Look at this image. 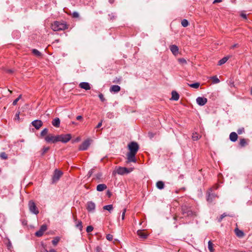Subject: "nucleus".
<instances>
[{"label": "nucleus", "instance_id": "f257e3e1", "mask_svg": "<svg viewBox=\"0 0 252 252\" xmlns=\"http://www.w3.org/2000/svg\"><path fill=\"white\" fill-rule=\"evenodd\" d=\"M127 147L129 152L126 155L127 162H136L135 155L139 149V145L137 142L132 141L128 144Z\"/></svg>", "mask_w": 252, "mask_h": 252}, {"label": "nucleus", "instance_id": "f03ea898", "mask_svg": "<svg viewBox=\"0 0 252 252\" xmlns=\"http://www.w3.org/2000/svg\"><path fill=\"white\" fill-rule=\"evenodd\" d=\"M52 29L54 31L64 30L67 28V25L58 21L54 22L51 25Z\"/></svg>", "mask_w": 252, "mask_h": 252}, {"label": "nucleus", "instance_id": "7ed1b4c3", "mask_svg": "<svg viewBox=\"0 0 252 252\" xmlns=\"http://www.w3.org/2000/svg\"><path fill=\"white\" fill-rule=\"evenodd\" d=\"M29 210L30 212L35 215H37L39 213V211L38 209L37 208L35 203L32 201L31 200L29 202Z\"/></svg>", "mask_w": 252, "mask_h": 252}, {"label": "nucleus", "instance_id": "20e7f679", "mask_svg": "<svg viewBox=\"0 0 252 252\" xmlns=\"http://www.w3.org/2000/svg\"><path fill=\"white\" fill-rule=\"evenodd\" d=\"M71 138V135L70 134L58 135L59 141L63 143H67Z\"/></svg>", "mask_w": 252, "mask_h": 252}, {"label": "nucleus", "instance_id": "39448f33", "mask_svg": "<svg viewBox=\"0 0 252 252\" xmlns=\"http://www.w3.org/2000/svg\"><path fill=\"white\" fill-rule=\"evenodd\" d=\"M45 140L48 143H56L59 142L58 135L54 136L52 134H49L45 138Z\"/></svg>", "mask_w": 252, "mask_h": 252}, {"label": "nucleus", "instance_id": "423d86ee", "mask_svg": "<svg viewBox=\"0 0 252 252\" xmlns=\"http://www.w3.org/2000/svg\"><path fill=\"white\" fill-rule=\"evenodd\" d=\"M63 175V172L58 169H56L54 171V175L52 177V183L57 182Z\"/></svg>", "mask_w": 252, "mask_h": 252}, {"label": "nucleus", "instance_id": "0eeeda50", "mask_svg": "<svg viewBox=\"0 0 252 252\" xmlns=\"http://www.w3.org/2000/svg\"><path fill=\"white\" fill-rule=\"evenodd\" d=\"M87 209L89 212L94 213L95 209V204L93 201H89L87 203Z\"/></svg>", "mask_w": 252, "mask_h": 252}, {"label": "nucleus", "instance_id": "6e6552de", "mask_svg": "<svg viewBox=\"0 0 252 252\" xmlns=\"http://www.w3.org/2000/svg\"><path fill=\"white\" fill-rule=\"evenodd\" d=\"M47 227L46 224H43L41 226L39 230L36 231L35 235L37 237H41L43 235L44 232L47 230Z\"/></svg>", "mask_w": 252, "mask_h": 252}, {"label": "nucleus", "instance_id": "1a4fd4ad", "mask_svg": "<svg viewBox=\"0 0 252 252\" xmlns=\"http://www.w3.org/2000/svg\"><path fill=\"white\" fill-rule=\"evenodd\" d=\"M90 145L89 140H87L84 141L82 144H81L79 147L80 151H85L87 150Z\"/></svg>", "mask_w": 252, "mask_h": 252}, {"label": "nucleus", "instance_id": "9d476101", "mask_svg": "<svg viewBox=\"0 0 252 252\" xmlns=\"http://www.w3.org/2000/svg\"><path fill=\"white\" fill-rule=\"evenodd\" d=\"M212 189H210L208 192L207 200L209 202H212L214 199L217 197V194L214 193H212Z\"/></svg>", "mask_w": 252, "mask_h": 252}, {"label": "nucleus", "instance_id": "9b49d317", "mask_svg": "<svg viewBox=\"0 0 252 252\" xmlns=\"http://www.w3.org/2000/svg\"><path fill=\"white\" fill-rule=\"evenodd\" d=\"M116 173L119 175H124L126 173H128L130 172L126 167H119L116 171Z\"/></svg>", "mask_w": 252, "mask_h": 252}, {"label": "nucleus", "instance_id": "f8f14e48", "mask_svg": "<svg viewBox=\"0 0 252 252\" xmlns=\"http://www.w3.org/2000/svg\"><path fill=\"white\" fill-rule=\"evenodd\" d=\"M32 125L36 129H38L40 127L42 126L43 123L41 120H35L32 122Z\"/></svg>", "mask_w": 252, "mask_h": 252}, {"label": "nucleus", "instance_id": "ddd939ff", "mask_svg": "<svg viewBox=\"0 0 252 252\" xmlns=\"http://www.w3.org/2000/svg\"><path fill=\"white\" fill-rule=\"evenodd\" d=\"M207 102V99L203 97H198L196 98V102L200 106L204 105Z\"/></svg>", "mask_w": 252, "mask_h": 252}, {"label": "nucleus", "instance_id": "4468645a", "mask_svg": "<svg viewBox=\"0 0 252 252\" xmlns=\"http://www.w3.org/2000/svg\"><path fill=\"white\" fill-rule=\"evenodd\" d=\"M79 86L80 88L83 89L85 90H89L91 89L90 84L88 82H81L79 84Z\"/></svg>", "mask_w": 252, "mask_h": 252}, {"label": "nucleus", "instance_id": "2eb2a0df", "mask_svg": "<svg viewBox=\"0 0 252 252\" xmlns=\"http://www.w3.org/2000/svg\"><path fill=\"white\" fill-rule=\"evenodd\" d=\"M170 49L174 55L178 54L179 48L177 46L175 45H172L170 46Z\"/></svg>", "mask_w": 252, "mask_h": 252}, {"label": "nucleus", "instance_id": "dca6fc26", "mask_svg": "<svg viewBox=\"0 0 252 252\" xmlns=\"http://www.w3.org/2000/svg\"><path fill=\"white\" fill-rule=\"evenodd\" d=\"M121 90V88L118 85H113L110 88V91L111 92H114L115 93L119 92Z\"/></svg>", "mask_w": 252, "mask_h": 252}, {"label": "nucleus", "instance_id": "f3484780", "mask_svg": "<svg viewBox=\"0 0 252 252\" xmlns=\"http://www.w3.org/2000/svg\"><path fill=\"white\" fill-rule=\"evenodd\" d=\"M238 138L237 134L235 132H232L229 135V139L232 142H235Z\"/></svg>", "mask_w": 252, "mask_h": 252}, {"label": "nucleus", "instance_id": "a211bd4d", "mask_svg": "<svg viewBox=\"0 0 252 252\" xmlns=\"http://www.w3.org/2000/svg\"><path fill=\"white\" fill-rule=\"evenodd\" d=\"M107 189V186L104 184H99L96 187V190L98 191H102Z\"/></svg>", "mask_w": 252, "mask_h": 252}, {"label": "nucleus", "instance_id": "6ab92c4d", "mask_svg": "<svg viewBox=\"0 0 252 252\" xmlns=\"http://www.w3.org/2000/svg\"><path fill=\"white\" fill-rule=\"evenodd\" d=\"M52 124L53 126L59 127L60 125V120L59 118H55L52 122Z\"/></svg>", "mask_w": 252, "mask_h": 252}, {"label": "nucleus", "instance_id": "aec40b11", "mask_svg": "<svg viewBox=\"0 0 252 252\" xmlns=\"http://www.w3.org/2000/svg\"><path fill=\"white\" fill-rule=\"evenodd\" d=\"M74 221H76V224H75V226L79 228V229L80 230V231H82V228H83V225H82V222L81 220H78V221H77V219L75 218H74Z\"/></svg>", "mask_w": 252, "mask_h": 252}, {"label": "nucleus", "instance_id": "412c9836", "mask_svg": "<svg viewBox=\"0 0 252 252\" xmlns=\"http://www.w3.org/2000/svg\"><path fill=\"white\" fill-rule=\"evenodd\" d=\"M235 232L237 237L242 238L244 236L243 231L239 230L238 228L235 229Z\"/></svg>", "mask_w": 252, "mask_h": 252}, {"label": "nucleus", "instance_id": "4be33fe9", "mask_svg": "<svg viewBox=\"0 0 252 252\" xmlns=\"http://www.w3.org/2000/svg\"><path fill=\"white\" fill-rule=\"evenodd\" d=\"M172 97L171 99L174 100H178L179 99V95L176 91L172 92Z\"/></svg>", "mask_w": 252, "mask_h": 252}, {"label": "nucleus", "instance_id": "5701e85b", "mask_svg": "<svg viewBox=\"0 0 252 252\" xmlns=\"http://www.w3.org/2000/svg\"><path fill=\"white\" fill-rule=\"evenodd\" d=\"M138 235L142 238L146 239L147 238L148 235L145 233H144L142 230H138L137 232Z\"/></svg>", "mask_w": 252, "mask_h": 252}, {"label": "nucleus", "instance_id": "b1692460", "mask_svg": "<svg viewBox=\"0 0 252 252\" xmlns=\"http://www.w3.org/2000/svg\"><path fill=\"white\" fill-rule=\"evenodd\" d=\"M184 215L185 216V217H191L194 216H195L196 215H195V213L193 212L190 208L189 211H188L187 212H186V215Z\"/></svg>", "mask_w": 252, "mask_h": 252}, {"label": "nucleus", "instance_id": "393cba45", "mask_svg": "<svg viewBox=\"0 0 252 252\" xmlns=\"http://www.w3.org/2000/svg\"><path fill=\"white\" fill-rule=\"evenodd\" d=\"M190 209V207H188L186 205H184L182 206V212L183 215H186V212H188L189 209Z\"/></svg>", "mask_w": 252, "mask_h": 252}, {"label": "nucleus", "instance_id": "a878e982", "mask_svg": "<svg viewBox=\"0 0 252 252\" xmlns=\"http://www.w3.org/2000/svg\"><path fill=\"white\" fill-rule=\"evenodd\" d=\"M156 186L158 189H162L164 187V184L162 181H159L157 183Z\"/></svg>", "mask_w": 252, "mask_h": 252}, {"label": "nucleus", "instance_id": "bb28decb", "mask_svg": "<svg viewBox=\"0 0 252 252\" xmlns=\"http://www.w3.org/2000/svg\"><path fill=\"white\" fill-rule=\"evenodd\" d=\"M229 58L227 57H224L221 60H220L218 62V65H221L225 63L227 60H228Z\"/></svg>", "mask_w": 252, "mask_h": 252}, {"label": "nucleus", "instance_id": "cd10ccee", "mask_svg": "<svg viewBox=\"0 0 252 252\" xmlns=\"http://www.w3.org/2000/svg\"><path fill=\"white\" fill-rule=\"evenodd\" d=\"M103 209L104 210H107L109 212H111V211L113 210V206L111 204H110V205H105V206H104L103 207Z\"/></svg>", "mask_w": 252, "mask_h": 252}, {"label": "nucleus", "instance_id": "c85d7f7f", "mask_svg": "<svg viewBox=\"0 0 252 252\" xmlns=\"http://www.w3.org/2000/svg\"><path fill=\"white\" fill-rule=\"evenodd\" d=\"M208 248L210 252H214V249H213V244L211 241L208 242Z\"/></svg>", "mask_w": 252, "mask_h": 252}, {"label": "nucleus", "instance_id": "c756f323", "mask_svg": "<svg viewBox=\"0 0 252 252\" xmlns=\"http://www.w3.org/2000/svg\"><path fill=\"white\" fill-rule=\"evenodd\" d=\"M32 53L37 57H40L41 55V53L37 49H34L32 50Z\"/></svg>", "mask_w": 252, "mask_h": 252}, {"label": "nucleus", "instance_id": "7c9ffc66", "mask_svg": "<svg viewBox=\"0 0 252 252\" xmlns=\"http://www.w3.org/2000/svg\"><path fill=\"white\" fill-rule=\"evenodd\" d=\"M60 241V238L56 237L52 241V243L54 246H56Z\"/></svg>", "mask_w": 252, "mask_h": 252}, {"label": "nucleus", "instance_id": "2f4dec72", "mask_svg": "<svg viewBox=\"0 0 252 252\" xmlns=\"http://www.w3.org/2000/svg\"><path fill=\"white\" fill-rule=\"evenodd\" d=\"M189 87H190L191 88L197 89L199 88V87L200 86V83L197 82V83H193V84H189Z\"/></svg>", "mask_w": 252, "mask_h": 252}, {"label": "nucleus", "instance_id": "473e14b6", "mask_svg": "<svg viewBox=\"0 0 252 252\" xmlns=\"http://www.w3.org/2000/svg\"><path fill=\"white\" fill-rule=\"evenodd\" d=\"M182 26L184 27H187L189 25V22L186 19H183L181 22Z\"/></svg>", "mask_w": 252, "mask_h": 252}, {"label": "nucleus", "instance_id": "72a5a7b5", "mask_svg": "<svg viewBox=\"0 0 252 252\" xmlns=\"http://www.w3.org/2000/svg\"><path fill=\"white\" fill-rule=\"evenodd\" d=\"M239 144L241 147L245 146L247 144V142L245 139H241L240 140Z\"/></svg>", "mask_w": 252, "mask_h": 252}, {"label": "nucleus", "instance_id": "f704fd0d", "mask_svg": "<svg viewBox=\"0 0 252 252\" xmlns=\"http://www.w3.org/2000/svg\"><path fill=\"white\" fill-rule=\"evenodd\" d=\"M211 79L214 83L217 84L220 82V80L216 76H212Z\"/></svg>", "mask_w": 252, "mask_h": 252}, {"label": "nucleus", "instance_id": "c9c22d12", "mask_svg": "<svg viewBox=\"0 0 252 252\" xmlns=\"http://www.w3.org/2000/svg\"><path fill=\"white\" fill-rule=\"evenodd\" d=\"M0 158L3 159H7V156L5 152H1L0 153Z\"/></svg>", "mask_w": 252, "mask_h": 252}, {"label": "nucleus", "instance_id": "e433bc0d", "mask_svg": "<svg viewBox=\"0 0 252 252\" xmlns=\"http://www.w3.org/2000/svg\"><path fill=\"white\" fill-rule=\"evenodd\" d=\"M200 138L199 135L197 133H193L192 135V138L194 141L197 140Z\"/></svg>", "mask_w": 252, "mask_h": 252}, {"label": "nucleus", "instance_id": "4c0bfd02", "mask_svg": "<svg viewBox=\"0 0 252 252\" xmlns=\"http://www.w3.org/2000/svg\"><path fill=\"white\" fill-rule=\"evenodd\" d=\"M48 129L47 128H45L44 129L42 130L40 133V135L41 136H44L46 135L48 133Z\"/></svg>", "mask_w": 252, "mask_h": 252}, {"label": "nucleus", "instance_id": "58836bf2", "mask_svg": "<svg viewBox=\"0 0 252 252\" xmlns=\"http://www.w3.org/2000/svg\"><path fill=\"white\" fill-rule=\"evenodd\" d=\"M49 149V147H44L43 148L42 150L41 155H44Z\"/></svg>", "mask_w": 252, "mask_h": 252}, {"label": "nucleus", "instance_id": "ea45409f", "mask_svg": "<svg viewBox=\"0 0 252 252\" xmlns=\"http://www.w3.org/2000/svg\"><path fill=\"white\" fill-rule=\"evenodd\" d=\"M93 229H94V227L91 225H89L87 227L86 231L88 233H90V232H91L93 230Z\"/></svg>", "mask_w": 252, "mask_h": 252}, {"label": "nucleus", "instance_id": "a19ab883", "mask_svg": "<svg viewBox=\"0 0 252 252\" xmlns=\"http://www.w3.org/2000/svg\"><path fill=\"white\" fill-rule=\"evenodd\" d=\"M178 62L183 64H186L187 61L184 58H180L178 59Z\"/></svg>", "mask_w": 252, "mask_h": 252}, {"label": "nucleus", "instance_id": "79ce46f5", "mask_svg": "<svg viewBox=\"0 0 252 252\" xmlns=\"http://www.w3.org/2000/svg\"><path fill=\"white\" fill-rule=\"evenodd\" d=\"M108 16L110 18V20H113L114 19H115L116 18V16L115 15V14L112 13L111 14H109L108 15Z\"/></svg>", "mask_w": 252, "mask_h": 252}, {"label": "nucleus", "instance_id": "37998d69", "mask_svg": "<svg viewBox=\"0 0 252 252\" xmlns=\"http://www.w3.org/2000/svg\"><path fill=\"white\" fill-rule=\"evenodd\" d=\"M227 216V215L225 213H223L220 216V218L218 219V221L219 222H220L223 219V218H224L225 217H226Z\"/></svg>", "mask_w": 252, "mask_h": 252}, {"label": "nucleus", "instance_id": "c03bdc74", "mask_svg": "<svg viewBox=\"0 0 252 252\" xmlns=\"http://www.w3.org/2000/svg\"><path fill=\"white\" fill-rule=\"evenodd\" d=\"M21 98V95H20L16 99H15L13 103H12V104L13 105H15L17 104V102L19 101V100Z\"/></svg>", "mask_w": 252, "mask_h": 252}, {"label": "nucleus", "instance_id": "a18cd8bd", "mask_svg": "<svg viewBox=\"0 0 252 252\" xmlns=\"http://www.w3.org/2000/svg\"><path fill=\"white\" fill-rule=\"evenodd\" d=\"M102 174L101 172L97 173L95 175V178L97 179H100L102 177Z\"/></svg>", "mask_w": 252, "mask_h": 252}, {"label": "nucleus", "instance_id": "49530a36", "mask_svg": "<svg viewBox=\"0 0 252 252\" xmlns=\"http://www.w3.org/2000/svg\"><path fill=\"white\" fill-rule=\"evenodd\" d=\"M244 128L241 127L237 130V132L239 134H241L244 132Z\"/></svg>", "mask_w": 252, "mask_h": 252}, {"label": "nucleus", "instance_id": "de8ad7c7", "mask_svg": "<svg viewBox=\"0 0 252 252\" xmlns=\"http://www.w3.org/2000/svg\"><path fill=\"white\" fill-rule=\"evenodd\" d=\"M98 96L101 101L103 102L105 100V99L104 98L103 95L102 94H100L98 95Z\"/></svg>", "mask_w": 252, "mask_h": 252}, {"label": "nucleus", "instance_id": "09e8293b", "mask_svg": "<svg viewBox=\"0 0 252 252\" xmlns=\"http://www.w3.org/2000/svg\"><path fill=\"white\" fill-rule=\"evenodd\" d=\"M5 71L9 74H12L14 72V70L13 69H6Z\"/></svg>", "mask_w": 252, "mask_h": 252}, {"label": "nucleus", "instance_id": "8fccbe9b", "mask_svg": "<svg viewBox=\"0 0 252 252\" xmlns=\"http://www.w3.org/2000/svg\"><path fill=\"white\" fill-rule=\"evenodd\" d=\"M72 16L74 18H78L79 16V14L77 12L74 11L72 13Z\"/></svg>", "mask_w": 252, "mask_h": 252}, {"label": "nucleus", "instance_id": "3c124183", "mask_svg": "<svg viewBox=\"0 0 252 252\" xmlns=\"http://www.w3.org/2000/svg\"><path fill=\"white\" fill-rule=\"evenodd\" d=\"M106 239L109 241H111L113 239V236L110 234L106 235Z\"/></svg>", "mask_w": 252, "mask_h": 252}, {"label": "nucleus", "instance_id": "603ef678", "mask_svg": "<svg viewBox=\"0 0 252 252\" xmlns=\"http://www.w3.org/2000/svg\"><path fill=\"white\" fill-rule=\"evenodd\" d=\"M19 114H20L19 112H18L17 113H16V114H15V118H14V119L15 120H17V121L19 120V119H20Z\"/></svg>", "mask_w": 252, "mask_h": 252}, {"label": "nucleus", "instance_id": "864d4df0", "mask_svg": "<svg viewBox=\"0 0 252 252\" xmlns=\"http://www.w3.org/2000/svg\"><path fill=\"white\" fill-rule=\"evenodd\" d=\"M126 212V209H124L123 211L122 215V219L123 220H124L125 219Z\"/></svg>", "mask_w": 252, "mask_h": 252}, {"label": "nucleus", "instance_id": "5fc2aeb1", "mask_svg": "<svg viewBox=\"0 0 252 252\" xmlns=\"http://www.w3.org/2000/svg\"><path fill=\"white\" fill-rule=\"evenodd\" d=\"M93 173H94V169H92L90 170L89 171L88 173V177H90L92 175V174H93Z\"/></svg>", "mask_w": 252, "mask_h": 252}, {"label": "nucleus", "instance_id": "6e6d98bb", "mask_svg": "<svg viewBox=\"0 0 252 252\" xmlns=\"http://www.w3.org/2000/svg\"><path fill=\"white\" fill-rule=\"evenodd\" d=\"M240 16L243 18V19H247V15L245 14V13H241V14H240Z\"/></svg>", "mask_w": 252, "mask_h": 252}, {"label": "nucleus", "instance_id": "4d7b16f0", "mask_svg": "<svg viewBox=\"0 0 252 252\" xmlns=\"http://www.w3.org/2000/svg\"><path fill=\"white\" fill-rule=\"evenodd\" d=\"M102 121H101V122L98 123V124H97V125L96 126V128H99L102 126Z\"/></svg>", "mask_w": 252, "mask_h": 252}, {"label": "nucleus", "instance_id": "13d9d810", "mask_svg": "<svg viewBox=\"0 0 252 252\" xmlns=\"http://www.w3.org/2000/svg\"><path fill=\"white\" fill-rule=\"evenodd\" d=\"M238 46V44H234V45H232L231 47V49H234L235 47H237Z\"/></svg>", "mask_w": 252, "mask_h": 252}, {"label": "nucleus", "instance_id": "bf43d9fd", "mask_svg": "<svg viewBox=\"0 0 252 252\" xmlns=\"http://www.w3.org/2000/svg\"><path fill=\"white\" fill-rule=\"evenodd\" d=\"M76 119L77 120H81V119H82V117L81 115L78 116L76 117Z\"/></svg>", "mask_w": 252, "mask_h": 252}, {"label": "nucleus", "instance_id": "052dcab7", "mask_svg": "<svg viewBox=\"0 0 252 252\" xmlns=\"http://www.w3.org/2000/svg\"><path fill=\"white\" fill-rule=\"evenodd\" d=\"M222 1V0H215L213 2L214 3H218V2H220Z\"/></svg>", "mask_w": 252, "mask_h": 252}, {"label": "nucleus", "instance_id": "680f3d73", "mask_svg": "<svg viewBox=\"0 0 252 252\" xmlns=\"http://www.w3.org/2000/svg\"><path fill=\"white\" fill-rule=\"evenodd\" d=\"M149 136L151 139L154 137V135L152 134V133H149Z\"/></svg>", "mask_w": 252, "mask_h": 252}, {"label": "nucleus", "instance_id": "e2e57ef3", "mask_svg": "<svg viewBox=\"0 0 252 252\" xmlns=\"http://www.w3.org/2000/svg\"><path fill=\"white\" fill-rule=\"evenodd\" d=\"M107 195L109 197H110L111 196V192L109 191H108L107 192Z\"/></svg>", "mask_w": 252, "mask_h": 252}, {"label": "nucleus", "instance_id": "0e129e2a", "mask_svg": "<svg viewBox=\"0 0 252 252\" xmlns=\"http://www.w3.org/2000/svg\"><path fill=\"white\" fill-rule=\"evenodd\" d=\"M111 115H112V114H110V113H108L107 114V116H108V118H111Z\"/></svg>", "mask_w": 252, "mask_h": 252}, {"label": "nucleus", "instance_id": "69168bd1", "mask_svg": "<svg viewBox=\"0 0 252 252\" xmlns=\"http://www.w3.org/2000/svg\"><path fill=\"white\" fill-rule=\"evenodd\" d=\"M109 1L110 3H113L114 1V0H109Z\"/></svg>", "mask_w": 252, "mask_h": 252}, {"label": "nucleus", "instance_id": "338daca9", "mask_svg": "<svg viewBox=\"0 0 252 252\" xmlns=\"http://www.w3.org/2000/svg\"><path fill=\"white\" fill-rule=\"evenodd\" d=\"M79 140V138H77L75 141H78Z\"/></svg>", "mask_w": 252, "mask_h": 252}, {"label": "nucleus", "instance_id": "774afa93", "mask_svg": "<svg viewBox=\"0 0 252 252\" xmlns=\"http://www.w3.org/2000/svg\"><path fill=\"white\" fill-rule=\"evenodd\" d=\"M11 244L10 243H9L8 247H11Z\"/></svg>", "mask_w": 252, "mask_h": 252}]
</instances>
